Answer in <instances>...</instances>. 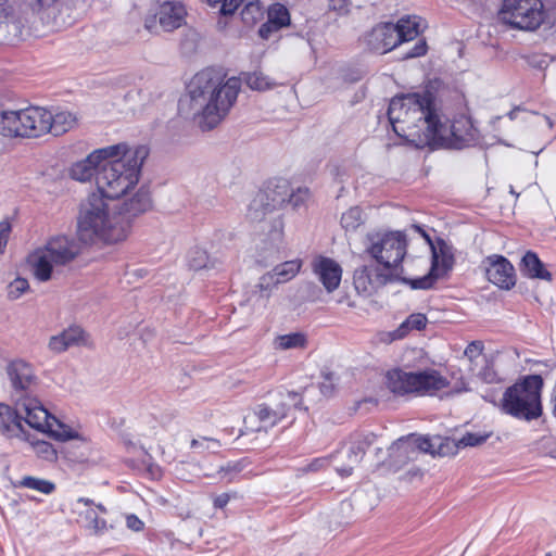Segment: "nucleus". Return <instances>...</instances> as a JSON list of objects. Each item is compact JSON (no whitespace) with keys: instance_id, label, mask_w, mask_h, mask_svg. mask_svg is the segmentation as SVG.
Wrapping results in <instances>:
<instances>
[{"instance_id":"f257e3e1","label":"nucleus","mask_w":556,"mask_h":556,"mask_svg":"<svg viewBox=\"0 0 556 556\" xmlns=\"http://www.w3.org/2000/svg\"><path fill=\"white\" fill-rule=\"evenodd\" d=\"M188 88L191 109L201 116V128L210 130L223 121L236 102L240 81L235 77L225 81L219 72L205 68L194 75Z\"/></svg>"},{"instance_id":"f03ea898","label":"nucleus","mask_w":556,"mask_h":556,"mask_svg":"<svg viewBox=\"0 0 556 556\" xmlns=\"http://www.w3.org/2000/svg\"><path fill=\"white\" fill-rule=\"evenodd\" d=\"M8 375L13 387L16 406L21 413H25V422L29 427L50 432L60 441L77 437L73 429L52 416L37 397L39 382L28 363L22 359L11 362L8 366Z\"/></svg>"},{"instance_id":"7ed1b4c3","label":"nucleus","mask_w":556,"mask_h":556,"mask_svg":"<svg viewBox=\"0 0 556 556\" xmlns=\"http://www.w3.org/2000/svg\"><path fill=\"white\" fill-rule=\"evenodd\" d=\"M130 235L129 220L118 211V203L90 193L79 205L77 237L86 244H117Z\"/></svg>"},{"instance_id":"20e7f679","label":"nucleus","mask_w":556,"mask_h":556,"mask_svg":"<svg viewBox=\"0 0 556 556\" xmlns=\"http://www.w3.org/2000/svg\"><path fill=\"white\" fill-rule=\"evenodd\" d=\"M437 108L431 93L394 97L389 104L388 118L393 131L416 147L429 144Z\"/></svg>"},{"instance_id":"39448f33","label":"nucleus","mask_w":556,"mask_h":556,"mask_svg":"<svg viewBox=\"0 0 556 556\" xmlns=\"http://www.w3.org/2000/svg\"><path fill=\"white\" fill-rule=\"evenodd\" d=\"M121 144L124 149L117 156L106 159L96 176L97 191L94 193H99L112 202L137 188L141 167L149 154L144 146L129 149L127 144Z\"/></svg>"},{"instance_id":"423d86ee","label":"nucleus","mask_w":556,"mask_h":556,"mask_svg":"<svg viewBox=\"0 0 556 556\" xmlns=\"http://www.w3.org/2000/svg\"><path fill=\"white\" fill-rule=\"evenodd\" d=\"M364 252L379 266L400 278L402 263L407 254V237L405 232L394 231H371L363 241Z\"/></svg>"},{"instance_id":"0eeeda50","label":"nucleus","mask_w":556,"mask_h":556,"mask_svg":"<svg viewBox=\"0 0 556 556\" xmlns=\"http://www.w3.org/2000/svg\"><path fill=\"white\" fill-rule=\"evenodd\" d=\"M542 387L543 379L538 375L527 376L520 382H516L503 394V412L518 419L539 418L542 415Z\"/></svg>"},{"instance_id":"6e6552de","label":"nucleus","mask_w":556,"mask_h":556,"mask_svg":"<svg viewBox=\"0 0 556 556\" xmlns=\"http://www.w3.org/2000/svg\"><path fill=\"white\" fill-rule=\"evenodd\" d=\"M448 383L447 378L433 368L417 371L395 368L386 375L387 388L396 395H434Z\"/></svg>"},{"instance_id":"1a4fd4ad","label":"nucleus","mask_w":556,"mask_h":556,"mask_svg":"<svg viewBox=\"0 0 556 556\" xmlns=\"http://www.w3.org/2000/svg\"><path fill=\"white\" fill-rule=\"evenodd\" d=\"M433 124L429 147L462 150L475 146L479 140V131L466 114L447 119L437 111Z\"/></svg>"},{"instance_id":"9d476101","label":"nucleus","mask_w":556,"mask_h":556,"mask_svg":"<svg viewBox=\"0 0 556 556\" xmlns=\"http://www.w3.org/2000/svg\"><path fill=\"white\" fill-rule=\"evenodd\" d=\"M48 111L29 106L17 111H4L0 115V134L4 137L38 138L46 135Z\"/></svg>"},{"instance_id":"9b49d317","label":"nucleus","mask_w":556,"mask_h":556,"mask_svg":"<svg viewBox=\"0 0 556 556\" xmlns=\"http://www.w3.org/2000/svg\"><path fill=\"white\" fill-rule=\"evenodd\" d=\"M412 227L425 238L431 249V268L421 278L404 279V281L408 282L413 289L427 290L432 288L439 278L452 270L455 264L454 248L441 238L433 242L430 236L418 225H413Z\"/></svg>"},{"instance_id":"f8f14e48","label":"nucleus","mask_w":556,"mask_h":556,"mask_svg":"<svg viewBox=\"0 0 556 556\" xmlns=\"http://www.w3.org/2000/svg\"><path fill=\"white\" fill-rule=\"evenodd\" d=\"M500 17L514 28L536 29L544 20L541 0H504Z\"/></svg>"},{"instance_id":"ddd939ff","label":"nucleus","mask_w":556,"mask_h":556,"mask_svg":"<svg viewBox=\"0 0 556 556\" xmlns=\"http://www.w3.org/2000/svg\"><path fill=\"white\" fill-rule=\"evenodd\" d=\"M296 396L295 392L280 391L269 402L258 404L253 412V417L260 422L257 430L267 431L285 419L291 405L299 404L295 402Z\"/></svg>"},{"instance_id":"4468645a","label":"nucleus","mask_w":556,"mask_h":556,"mask_svg":"<svg viewBox=\"0 0 556 556\" xmlns=\"http://www.w3.org/2000/svg\"><path fill=\"white\" fill-rule=\"evenodd\" d=\"M124 149L122 144L109 146L94 150L86 159L78 161L70 168V176L80 182L89 181L97 176L106 159L115 157Z\"/></svg>"},{"instance_id":"2eb2a0df","label":"nucleus","mask_w":556,"mask_h":556,"mask_svg":"<svg viewBox=\"0 0 556 556\" xmlns=\"http://www.w3.org/2000/svg\"><path fill=\"white\" fill-rule=\"evenodd\" d=\"M397 274L384 269L381 266L364 265L357 268L353 275V282L358 293L370 295L381 287L397 281Z\"/></svg>"},{"instance_id":"dca6fc26","label":"nucleus","mask_w":556,"mask_h":556,"mask_svg":"<svg viewBox=\"0 0 556 556\" xmlns=\"http://www.w3.org/2000/svg\"><path fill=\"white\" fill-rule=\"evenodd\" d=\"M55 266H65L73 262L81 252V245L71 235H55L48 239L42 248Z\"/></svg>"},{"instance_id":"f3484780","label":"nucleus","mask_w":556,"mask_h":556,"mask_svg":"<svg viewBox=\"0 0 556 556\" xmlns=\"http://www.w3.org/2000/svg\"><path fill=\"white\" fill-rule=\"evenodd\" d=\"M378 438L372 432H355L349 438L346 458L348 464L338 465L336 471L341 477H349L352 475L354 467L363 459L366 451L375 445Z\"/></svg>"},{"instance_id":"a211bd4d","label":"nucleus","mask_w":556,"mask_h":556,"mask_svg":"<svg viewBox=\"0 0 556 556\" xmlns=\"http://www.w3.org/2000/svg\"><path fill=\"white\" fill-rule=\"evenodd\" d=\"M486 278L490 282L504 290H510L516 285L515 268L504 256L493 254L482 262Z\"/></svg>"},{"instance_id":"6ab92c4d","label":"nucleus","mask_w":556,"mask_h":556,"mask_svg":"<svg viewBox=\"0 0 556 556\" xmlns=\"http://www.w3.org/2000/svg\"><path fill=\"white\" fill-rule=\"evenodd\" d=\"M363 41L370 51L384 54L399 46V36L394 24L384 22L367 31Z\"/></svg>"},{"instance_id":"aec40b11","label":"nucleus","mask_w":556,"mask_h":556,"mask_svg":"<svg viewBox=\"0 0 556 556\" xmlns=\"http://www.w3.org/2000/svg\"><path fill=\"white\" fill-rule=\"evenodd\" d=\"M302 267V261L291 260L276 265L273 270L265 273L260 277V286L267 290L276 288L280 283H285L293 279Z\"/></svg>"},{"instance_id":"412c9836","label":"nucleus","mask_w":556,"mask_h":556,"mask_svg":"<svg viewBox=\"0 0 556 556\" xmlns=\"http://www.w3.org/2000/svg\"><path fill=\"white\" fill-rule=\"evenodd\" d=\"M313 271L318 277L327 292H333L338 289L341 277L342 268L332 258L319 256L313 262Z\"/></svg>"},{"instance_id":"4be33fe9","label":"nucleus","mask_w":556,"mask_h":556,"mask_svg":"<svg viewBox=\"0 0 556 556\" xmlns=\"http://www.w3.org/2000/svg\"><path fill=\"white\" fill-rule=\"evenodd\" d=\"M152 206L150 191L147 187H139L135 193L126 199L122 204H118V211L129 220L130 229L132 222L139 215L148 212Z\"/></svg>"},{"instance_id":"5701e85b","label":"nucleus","mask_w":556,"mask_h":556,"mask_svg":"<svg viewBox=\"0 0 556 556\" xmlns=\"http://www.w3.org/2000/svg\"><path fill=\"white\" fill-rule=\"evenodd\" d=\"M25 420V413H21L18 408L13 409L9 405L0 403V433L8 438H22L24 428L22 420Z\"/></svg>"},{"instance_id":"b1692460","label":"nucleus","mask_w":556,"mask_h":556,"mask_svg":"<svg viewBox=\"0 0 556 556\" xmlns=\"http://www.w3.org/2000/svg\"><path fill=\"white\" fill-rule=\"evenodd\" d=\"M187 11L179 1H167L160 7L159 23L165 31H173L185 23Z\"/></svg>"},{"instance_id":"393cba45","label":"nucleus","mask_w":556,"mask_h":556,"mask_svg":"<svg viewBox=\"0 0 556 556\" xmlns=\"http://www.w3.org/2000/svg\"><path fill=\"white\" fill-rule=\"evenodd\" d=\"M84 330L78 326H72L64 329L59 334L52 336L48 348L53 353H63L70 348L77 346L84 341Z\"/></svg>"},{"instance_id":"a878e982","label":"nucleus","mask_w":556,"mask_h":556,"mask_svg":"<svg viewBox=\"0 0 556 556\" xmlns=\"http://www.w3.org/2000/svg\"><path fill=\"white\" fill-rule=\"evenodd\" d=\"M388 456L393 465H404L409 460L416 459L417 455L413 445L412 434L392 443L388 448Z\"/></svg>"},{"instance_id":"bb28decb","label":"nucleus","mask_w":556,"mask_h":556,"mask_svg":"<svg viewBox=\"0 0 556 556\" xmlns=\"http://www.w3.org/2000/svg\"><path fill=\"white\" fill-rule=\"evenodd\" d=\"M520 271L531 279L552 280V274L545 268L538 254L532 251H528L521 258Z\"/></svg>"},{"instance_id":"cd10ccee","label":"nucleus","mask_w":556,"mask_h":556,"mask_svg":"<svg viewBox=\"0 0 556 556\" xmlns=\"http://www.w3.org/2000/svg\"><path fill=\"white\" fill-rule=\"evenodd\" d=\"M28 263L37 280L45 282L52 278L54 263L51 261L50 256L46 254L43 249H39L33 253L28 258Z\"/></svg>"},{"instance_id":"c85d7f7f","label":"nucleus","mask_w":556,"mask_h":556,"mask_svg":"<svg viewBox=\"0 0 556 556\" xmlns=\"http://www.w3.org/2000/svg\"><path fill=\"white\" fill-rule=\"evenodd\" d=\"M290 23V14L287 8L280 3L273 4L268 9V21L260 28V35L267 38V33L271 29L278 30Z\"/></svg>"},{"instance_id":"c756f323","label":"nucleus","mask_w":556,"mask_h":556,"mask_svg":"<svg viewBox=\"0 0 556 556\" xmlns=\"http://www.w3.org/2000/svg\"><path fill=\"white\" fill-rule=\"evenodd\" d=\"M47 128L46 134H52L53 136H61L68 131L76 123V117L67 111L58 112L52 114L48 111Z\"/></svg>"},{"instance_id":"7c9ffc66","label":"nucleus","mask_w":556,"mask_h":556,"mask_svg":"<svg viewBox=\"0 0 556 556\" xmlns=\"http://www.w3.org/2000/svg\"><path fill=\"white\" fill-rule=\"evenodd\" d=\"M421 17L416 15L401 17L397 23L394 24L399 36V45L417 38L421 33Z\"/></svg>"},{"instance_id":"2f4dec72","label":"nucleus","mask_w":556,"mask_h":556,"mask_svg":"<svg viewBox=\"0 0 556 556\" xmlns=\"http://www.w3.org/2000/svg\"><path fill=\"white\" fill-rule=\"evenodd\" d=\"M307 344V338L302 332H292L281 334L275 338L274 348L276 350L304 349Z\"/></svg>"},{"instance_id":"473e14b6","label":"nucleus","mask_w":556,"mask_h":556,"mask_svg":"<svg viewBox=\"0 0 556 556\" xmlns=\"http://www.w3.org/2000/svg\"><path fill=\"white\" fill-rule=\"evenodd\" d=\"M15 488H25L38 491L42 494H51L55 490V484L49 480L25 476L21 480L13 483Z\"/></svg>"},{"instance_id":"72a5a7b5","label":"nucleus","mask_w":556,"mask_h":556,"mask_svg":"<svg viewBox=\"0 0 556 556\" xmlns=\"http://www.w3.org/2000/svg\"><path fill=\"white\" fill-rule=\"evenodd\" d=\"M427 325V317L421 313L409 315L393 332L394 339L404 338L410 330H421Z\"/></svg>"},{"instance_id":"f704fd0d","label":"nucleus","mask_w":556,"mask_h":556,"mask_svg":"<svg viewBox=\"0 0 556 556\" xmlns=\"http://www.w3.org/2000/svg\"><path fill=\"white\" fill-rule=\"evenodd\" d=\"M84 519L86 521L85 528L93 535H103L110 528L106 520L100 518L94 508L87 509L84 514Z\"/></svg>"},{"instance_id":"c9c22d12","label":"nucleus","mask_w":556,"mask_h":556,"mask_svg":"<svg viewBox=\"0 0 556 556\" xmlns=\"http://www.w3.org/2000/svg\"><path fill=\"white\" fill-rule=\"evenodd\" d=\"M274 288H268L267 290H264L260 286V280L256 285L253 286L251 291L249 292V295L247 298V302L254 308V309H264L266 308L268 304V300L271 295Z\"/></svg>"},{"instance_id":"e433bc0d","label":"nucleus","mask_w":556,"mask_h":556,"mask_svg":"<svg viewBox=\"0 0 556 556\" xmlns=\"http://www.w3.org/2000/svg\"><path fill=\"white\" fill-rule=\"evenodd\" d=\"M363 223V212L358 206L349 208L341 216V226L345 231H355Z\"/></svg>"},{"instance_id":"4c0bfd02","label":"nucleus","mask_w":556,"mask_h":556,"mask_svg":"<svg viewBox=\"0 0 556 556\" xmlns=\"http://www.w3.org/2000/svg\"><path fill=\"white\" fill-rule=\"evenodd\" d=\"M413 438V445L416 450V455L418 456L420 453H430V454H439V455H445L446 452L444 451L445 444L440 443L438 450H434V443L427 437H417L412 434ZM448 442H446V445Z\"/></svg>"},{"instance_id":"58836bf2","label":"nucleus","mask_w":556,"mask_h":556,"mask_svg":"<svg viewBox=\"0 0 556 556\" xmlns=\"http://www.w3.org/2000/svg\"><path fill=\"white\" fill-rule=\"evenodd\" d=\"M31 445L35 454L42 460L50 463L56 462L58 451L51 443L47 441H36Z\"/></svg>"},{"instance_id":"ea45409f","label":"nucleus","mask_w":556,"mask_h":556,"mask_svg":"<svg viewBox=\"0 0 556 556\" xmlns=\"http://www.w3.org/2000/svg\"><path fill=\"white\" fill-rule=\"evenodd\" d=\"M263 16V10L258 2L250 1L241 11V18L244 24L254 25Z\"/></svg>"},{"instance_id":"a19ab883","label":"nucleus","mask_w":556,"mask_h":556,"mask_svg":"<svg viewBox=\"0 0 556 556\" xmlns=\"http://www.w3.org/2000/svg\"><path fill=\"white\" fill-rule=\"evenodd\" d=\"M245 83L251 89L258 91L267 90L273 87L269 79L261 72L249 74L245 78Z\"/></svg>"},{"instance_id":"79ce46f5","label":"nucleus","mask_w":556,"mask_h":556,"mask_svg":"<svg viewBox=\"0 0 556 556\" xmlns=\"http://www.w3.org/2000/svg\"><path fill=\"white\" fill-rule=\"evenodd\" d=\"M191 448L200 453L204 451L216 452L220 447L218 440L203 437L201 439H193L190 444Z\"/></svg>"},{"instance_id":"37998d69","label":"nucleus","mask_w":556,"mask_h":556,"mask_svg":"<svg viewBox=\"0 0 556 556\" xmlns=\"http://www.w3.org/2000/svg\"><path fill=\"white\" fill-rule=\"evenodd\" d=\"M490 437V433H472V432H467L466 434H464L457 444L453 443V445L455 447L457 446H477V445H480L482 443H484L488 438Z\"/></svg>"},{"instance_id":"c03bdc74","label":"nucleus","mask_w":556,"mask_h":556,"mask_svg":"<svg viewBox=\"0 0 556 556\" xmlns=\"http://www.w3.org/2000/svg\"><path fill=\"white\" fill-rule=\"evenodd\" d=\"M242 469H243V465L241 462H232V463H228L225 467H222L218 470V475L222 480L231 482V481H233L236 476L242 471Z\"/></svg>"},{"instance_id":"a18cd8bd","label":"nucleus","mask_w":556,"mask_h":556,"mask_svg":"<svg viewBox=\"0 0 556 556\" xmlns=\"http://www.w3.org/2000/svg\"><path fill=\"white\" fill-rule=\"evenodd\" d=\"M207 3L215 8L219 5V12L223 15H231L236 12L242 0H206Z\"/></svg>"},{"instance_id":"49530a36","label":"nucleus","mask_w":556,"mask_h":556,"mask_svg":"<svg viewBox=\"0 0 556 556\" xmlns=\"http://www.w3.org/2000/svg\"><path fill=\"white\" fill-rule=\"evenodd\" d=\"M29 288V283L25 278L14 279L8 287V295L10 299H18Z\"/></svg>"},{"instance_id":"de8ad7c7","label":"nucleus","mask_w":556,"mask_h":556,"mask_svg":"<svg viewBox=\"0 0 556 556\" xmlns=\"http://www.w3.org/2000/svg\"><path fill=\"white\" fill-rule=\"evenodd\" d=\"M308 199L309 190L307 188H299L296 191L290 194L288 202L292 205L293 208H300L306 203Z\"/></svg>"},{"instance_id":"09e8293b","label":"nucleus","mask_w":556,"mask_h":556,"mask_svg":"<svg viewBox=\"0 0 556 556\" xmlns=\"http://www.w3.org/2000/svg\"><path fill=\"white\" fill-rule=\"evenodd\" d=\"M329 11L336 12L338 15H345L350 12L349 0H327Z\"/></svg>"},{"instance_id":"8fccbe9b","label":"nucleus","mask_w":556,"mask_h":556,"mask_svg":"<svg viewBox=\"0 0 556 556\" xmlns=\"http://www.w3.org/2000/svg\"><path fill=\"white\" fill-rule=\"evenodd\" d=\"M483 343L481 341H472L465 349V356H467L470 361L482 356Z\"/></svg>"},{"instance_id":"3c124183","label":"nucleus","mask_w":556,"mask_h":556,"mask_svg":"<svg viewBox=\"0 0 556 556\" xmlns=\"http://www.w3.org/2000/svg\"><path fill=\"white\" fill-rule=\"evenodd\" d=\"M427 42L425 40H419L415 43V46L405 53V59H413L422 56L427 53Z\"/></svg>"},{"instance_id":"603ef678","label":"nucleus","mask_w":556,"mask_h":556,"mask_svg":"<svg viewBox=\"0 0 556 556\" xmlns=\"http://www.w3.org/2000/svg\"><path fill=\"white\" fill-rule=\"evenodd\" d=\"M195 257L190 261V266L193 269H201L206 267V252L202 250L194 251Z\"/></svg>"},{"instance_id":"864d4df0","label":"nucleus","mask_w":556,"mask_h":556,"mask_svg":"<svg viewBox=\"0 0 556 556\" xmlns=\"http://www.w3.org/2000/svg\"><path fill=\"white\" fill-rule=\"evenodd\" d=\"M235 496H236V493L231 494V493H227V492L216 495L213 500L214 508L223 509L224 507L227 506V504L229 503L231 497H235Z\"/></svg>"},{"instance_id":"5fc2aeb1","label":"nucleus","mask_w":556,"mask_h":556,"mask_svg":"<svg viewBox=\"0 0 556 556\" xmlns=\"http://www.w3.org/2000/svg\"><path fill=\"white\" fill-rule=\"evenodd\" d=\"M11 232V225L8 222H0V250L7 245Z\"/></svg>"},{"instance_id":"6e6d98bb","label":"nucleus","mask_w":556,"mask_h":556,"mask_svg":"<svg viewBox=\"0 0 556 556\" xmlns=\"http://www.w3.org/2000/svg\"><path fill=\"white\" fill-rule=\"evenodd\" d=\"M126 525L132 531H141L143 522L136 515H128L126 517Z\"/></svg>"},{"instance_id":"4d7b16f0","label":"nucleus","mask_w":556,"mask_h":556,"mask_svg":"<svg viewBox=\"0 0 556 556\" xmlns=\"http://www.w3.org/2000/svg\"><path fill=\"white\" fill-rule=\"evenodd\" d=\"M320 392L328 396L333 391V383H332V374H328L325 376V381L320 383Z\"/></svg>"},{"instance_id":"13d9d810","label":"nucleus","mask_w":556,"mask_h":556,"mask_svg":"<svg viewBox=\"0 0 556 556\" xmlns=\"http://www.w3.org/2000/svg\"><path fill=\"white\" fill-rule=\"evenodd\" d=\"M329 465V458L328 457H320V458H316L314 459L309 465H308V468L309 470L312 471H316V470H319L321 468H325Z\"/></svg>"},{"instance_id":"bf43d9fd","label":"nucleus","mask_w":556,"mask_h":556,"mask_svg":"<svg viewBox=\"0 0 556 556\" xmlns=\"http://www.w3.org/2000/svg\"><path fill=\"white\" fill-rule=\"evenodd\" d=\"M382 454H383V447L382 446H376L375 447V457H376L377 463H383L384 462V457L382 456Z\"/></svg>"},{"instance_id":"052dcab7","label":"nucleus","mask_w":556,"mask_h":556,"mask_svg":"<svg viewBox=\"0 0 556 556\" xmlns=\"http://www.w3.org/2000/svg\"><path fill=\"white\" fill-rule=\"evenodd\" d=\"M56 0H37V5L39 9L49 8L54 4Z\"/></svg>"},{"instance_id":"680f3d73","label":"nucleus","mask_w":556,"mask_h":556,"mask_svg":"<svg viewBox=\"0 0 556 556\" xmlns=\"http://www.w3.org/2000/svg\"><path fill=\"white\" fill-rule=\"evenodd\" d=\"M77 502H78V503H83V504H84V505H86V506H91V505H93V504H94L92 500L87 498V497H79V498L77 500Z\"/></svg>"},{"instance_id":"e2e57ef3","label":"nucleus","mask_w":556,"mask_h":556,"mask_svg":"<svg viewBox=\"0 0 556 556\" xmlns=\"http://www.w3.org/2000/svg\"><path fill=\"white\" fill-rule=\"evenodd\" d=\"M517 112H518V109H514V110L509 111L507 114L508 118L510 121H514L516 118Z\"/></svg>"},{"instance_id":"0e129e2a","label":"nucleus","mask_w":556,"mask_h":556,"mask_svg":"<svg viewBox=\"0 0 556 556\" xmlns=\"http://www.w3.org/2000/svg\"><path fill=\"white\" fill-rule=\"evenodd\" d=\"M493 376H494V375H491V374H486V372H484V374H483V379H484L485 381H488V382H492V381L494 380V377H493Z\"/></svg>"},{"instance_id":"69168bd1","label":"nucleus","mask_w":556,"mask_h":556,"mask_svg":"<svg viewBox=\"0 0 556 556\" xmlns=\"http://www.w3.org/2000/svg\"><path fill=\"white\" fill-rule=\"evenodd\" d=\"M96 508H97L101 514H106V513H108V509H106L102 504H97V505H96Z\"/></svg>"},{"instance_id":"338daca9","label":"nucleus","mask_w":556,"mask_h":556,"mask_svg":"<svg viewBox=\"0 0 556 556\" xmlns=\"http://www.w3.org/2000/svg\"><path fill=\"white\" fill-rule=\"evenodd\" d=\"M465 390H467L466 384H465V382H464V381H462V382H460V387H458V388L456 389V391H457V392H460V391H465Z\"/></svg>"},{"instance_id":"774afa93","label":"nucleus","mask_w":556,"mask_h":556,"mask_svg":"<svg viewBox=\"0 0 556 556\" xmlns=\"http://www.w3.org/2000/svg\"><path fill=\"white\" fill-rule=\"evenodd\" d=\"M501 119V116H495L493 119H492V123L495 124L497 121Z\"/></svg>"}]
</instances>
